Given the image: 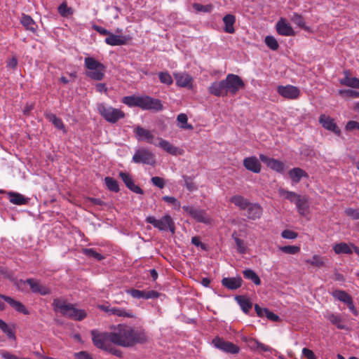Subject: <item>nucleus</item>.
I'll return each mask as SVG.
<instances>
[{
	"label": "nucleus",
	"mask_w": 359,
	"mask_h": 359,
	"mask_svg": "<svg viewBox=\"0 0 359 359\" xmlns=\"http://www.w3.org/2000/svg\"><path fill=\"white\" fill-rule=\"evenodd\" d=\"M25 283L29 285L32 292L34 294L46 295L50 293V290L48 287L41 285L39 280L34 278H28L26 280H20L18 285L20 287V284L25 285Z\"/></svg>",
	"instance_id": "nucleus-12"
},
{
	"label": "nucleus",
	"mask_w": 359,
	"mask_h": 359,
	"mask_svg": "<svg viewBox=\"0 0 359 359\" xmlns=\"http://www.w3.org/2000/svg\"><path fill=\"white\" fill-rule=\"evenodd\" d=\"M193 8L197 12L210 13L213 9V6L212 4L202 5L198 3H194L193 4Z\"/></svg>",
	"instance_id": "nucleus-52"
},
{
	"label": "nucleus",
	"mask_w": 359,
	"mask_h": 359,
	"mask_svg": "<svg viewBox=\"0 0 359 359\" xmlns=\"http://www.w3.org/2000/svg\"><path fill=\"white\" fill-rule=\"evenodd\" d=\"M84 66L86 68V75L95 81H101L104 76L105 67L103 64L92 57L84 59Z\"/></svg>",
	"instance_id": "nucleus-3"
},
{
	"label": "nucleus",
	"mask_w": 359,
	"mask_h": 359,
	"mask_svg": "<svg viewBox=\"0 0 359 359\" xmlns=\"http://www.w3.org/2000/svg\"><path fill=\"white\" fill-rule=\"evenodd\" d=\"M58 13L62 17H67L73 13V11L71 8L68 7L65 2L62 3L58 6Z\"/></svg>",
	"instance_id": "nucleus-53"
},
{
	"label": "nucleus",
	"mask_w": 359,
	"mask_h": 359,
	"mask_svg": "<svg viewBox=\"0 0 359 359\" xmlns=\"http://www.w3.org/2000/svg\"><path fill=\"white\" fill-rule=\"evenodd\" d=\"M119 177L121 178L126 186L133 192L138 194H143V190L134 182L132 176L124 172H119Z\"/></svg>",
	"instance_id": "nucleus-21"
},
{
	"label": "nucleus",
	"mask_w": 359,
	"mask_h": 359,
	"mask_svg": "<svg viewBox=\"0 0 359 359\" xmlns=\"http://www.w3.org/2000/svg\"><path fill=\"white\" fill-rule=\"evenodd\" d=\"M232 238L234 240L235 243L236 245L237 252L241 255L245 254L247 252V245H246L245 241L239 238L236 236V233H233L232 234Z\"/></svg>",
	"instance_id": "nucleus-42"
},
{
	"label": "nucleus",
	"mask_w": 359,
	"mask_h": 359,
	"mask_svg": "<svg viewBox=\"0 0 359 359\" xmlns=\"http://www.w3.org/2000/svg\"><path fill=\"white\" fill-rule=\"evenodd\" d=\"M127 293L130 294L133 298L135 299H145V291L139 290L136 289H131L127 291Z\"/></svg>",
	"instance_id": "nucleus-55"
},
{
	"label": "nucleus",
	"mask_w": 359,
	"mask_h": 359,
	"mask_svg": "<svg viewBox=\"0 0 359 359\" xmlns=\"http://www.w3.org/2000/svg\"><path fill=\"white\" fill-rule=\"evenodd\" d=\"M151 181L155 187L159 189H163L165 187V181L162 177L157 176L153 177H151Z\"/></svg>",
	"instance_id": "nucleus-60"
},
{
	"label": "nucleus",
	"mask_w": 359,
	"mask_h": 359,
	"mask_svg": "<svg viewBox=\"0 0 359 359\" xmlns=\"http://www.w3.org/2000/svg\"><path fill=\"white\" fill-rule=\"evenodd\" d=\"M0 298L8 303L10 306L13 307L16 311L25 315L29 314V311L20 302L15 300L8 296H6L1 294H0Z\"/></svg>",
	"instance_id": "nucleus-25"
},
{
	"label": "nucleus",
	"mask_w": 359,
	"mask_h": 359,
	"mask_svg": "<svg viewBox=\"0 0 359 359\" xmlns=\"http://www.w3.org/2000/svg\"><path fill=\"white\" fill-rule=\"evenodd\" d=\"M0 355L4 359H22L21 358L18 357L17 355L11 353L10 352L2 350L0 351Z\"/></svg>",
	"instance_id": "nucleus-62"
},
{
	"label": "nucleus",
	"mask_w": 359,
	"mask_h": 359,
	"mask_svg": "<svg viewBox=\"0 0 359 359\" xmlns=\"http://www.w3.org/2000/svg\"><path fill=\"white\" fill-rule=\"evenodd\" d=\"M251 343H252V348L258 350L260 352H272L273 351V348L262 344L257 339H252Z\"/></svg>",
	"instance_id": "nucleus-44"
},
{
	"label": "nucleus",
	"mask_w": 359,
	"mask_h": 359,
	"mask_svg": "<svg viewBox=\"0 0 359 359\" xmlns=\"http://www.w3.org/2000/svg\"><path fill=\"white\" fill-rule=\"evenodd\" d=\"M223 22L224 24V32L229 34H233L235 32L233 27V25L236 22L235 16L231 14L226 15L223 18Z\"/></svg>",
	"instance_id": "nucleus-33"
},
{
	"label": "nucleus",
	"mask_w": 359,
	"mask_h": 359,
	"mask_svg": "<svg viewBox=\"0 0 359 359\" xmlns=\"http://www.w3.org/2000/svg\"><path fill=\"white\" fill-rule=\"evenodd\" d=\"M90 334L94 346L100 349L106 351L109 348L111 344H115L114 332H100L93 330L90 331Z\"/></svg>",
	"instance_id": "nucleus-4"
},
{
	"label": "nucleus",
	"mask_w": 359,
	"mask_h": 359,
	"mask_svg": "<svg viewBox=\"0 0 359 359\" xmlns=\"http://www.w3.org/2000/svg\"><path fill=\"white\" fill-rule=\"evenodd\" d=\"M129 332L131 347H133L136 344H143L148 341L149 337L147 333L142 327L129 325Z\"/></svg>",
	"instance_id": "nucleus-8"
},
{
	"label": "nucleus",
	"mask_w": 359,
	"mask_h": 359,
	"mask_svg": "<svg viewBox=\"0 0 359 359\" xmlns=\"http://www.w3.org/2000/svg\"><path fill=\"white\" fill-rule=\"evenodd\" d=\"M53 306L56 312L76 320H82L87 316V313L83 309H76L74 305L67 304L64 300L55 299Z\"/></svg>",
	"instance_id": "nucleus-2"
},
{
	"label": "nucleus",
	"mask_w": 359,
	"mask_h": 359,
	"mask_svg": "<svg viewBox=\"0 0 359 359\" xmlns=\"http://www.w3.org/2000/svg\"><path fill=\"white\" fill-rule=\"evenodd\" d=\"M243 274L245 278L250 280L256 285H261V280L257 274L252 269H245L243 271Z\"/></svg>",
	"instance_id": "nucleus-41"
},
{
	"label": "nucleus",
	"mask_w": 359,
	"mask_h": 359,
	"mask_svg": "<svg viewBox=\"0 0 359 359\" xmlns=\"http://www.w3.org/2000/svg\"><path fill=\"white\" fill-rule=\"evenodd\" d=\"M129 332V325L126 324H119L114 331V340L115 345L124 348H130V337Z\"/></svg>",
	"instance_id": "nucleus-7"
},
{
	"label": "nucleus",
	"mask_w": 359,
	"mask_h": 359,
	"mask_svg": "<svg viewBox=\"0 0 359 359\" xmlns=\"http://www.w3.org/2000/svg\"><path fill=\"white\" fill-rule=\"evenodd\" d=\"M20 23L25 27L27 30L33 33L36 32L37 25L34 20L28 15H22L20 19Z\"/></svg>",
	"instance_id": "nucleus-32"
},
{
	"label": "nucleus",
	"mask_w": 359,
	"mask_h": 359,
	"mask_svg": "<svg viewBox=\"0 0 359 359\" xmlns=\"http://www.w3.org/2000/svg\"><path fill=\"white\" fill-rule=\"evenodd\" d=\"M236 300L237 301L238 304L240 305L242 311L245 313H248L250 309L252 308V304L250 302V300L244 297V296H236Z\"/></svg>",
	"instance_id": "nucleus-40"
},
{
	"label": "nucleus",
	"mask_w": 359,
	"mask_h": 359,
	"mask_svg": "<svg viewBox=\"0 0 359 359\" xmlns=\"http://www.w3.org/2000/svg\"><path fill=\"white\" fill-rule=\"evenodd\" d=\"M183 210L189 213L197 222L204 224H210L211 219L203 210H198L190 205L183 206Z\"/></svg>",
	"instance_id": "nucleus-13"
},
{
	"label": "nucleus",
	"mask_w": 359,
	"mask_h": 359,
	"mask_svg": "<svg viewBox=\"0 0 359 359\" xmlns=\"http://www.w3.org/2000/svg\"><path fill=\"white\" fill-rule=\"evenodd\" d=\"M325 318L339 329H344L345 325L342 323V318L340 315L327 312L324 314Z\"/></svg>",
	"instance_id": "nucleus-34"
},
{
	"label": "nucleus",
	"mask_w": 359,
	"mask_h": 359,
	"mask_svg": "<svg viewBox=\"0 0 359 359\" xmlns=\"http://www.w3.org/2000/svg\"><path fill=\"white\" fill-rule=\"evenodd\" d=\"M212 343L216 348L227 353L236 354L240 351L238 346L218 337L212 339Z\"/></svg>",
	"instance_id": "nucleus-11"
},
{
	"label": "nucleus",
	"mask_w": 359,
	"mask_h": 359,
	"mask_svg": "<svg viewBox=\"0 0 359 359\" xmlns=\"http://www.w3.org/2000/svg\"><path fill=\"white\" fill-rule=\"evenodd\" d=\"M242 278L239 276L233 278H224L222 280V285L229 290H236L242 285Z\"/></svg>",
	"instance_id": "nucleus-28"
},
{
	"label": "nucleus",
	"mask_w": 359,
	"mask_h": 359,
	"mask_svg": "<svg viewBox=\"0 0 359 359\" xmlns=\"http://www.w3.org/2000/svg\"><path fill=\"white\" fill-rule=\"evenodd\" d=\"M159 142L158 146L162 148L163 150L167 151L168 153L172 155H178L182 154V151H181L179 148L175 147L171 143H170L168 140H163L162 138H158Z\"/></svg>",
	"instance_id": "nucleus-26"
},
{
	"label": "nucleus",
	"mask_w": 359,
	"mask_h": 359,
	"mask_svg": "<svg viewBox=\"0 0 359 359\" xmlns=\"http://www.w3.org/2000/svg\"><path fill=\"white\" fill-rule=\"evenodd\" d=\"M341 84L354 88H359V79L355 77H345L344 79L340 81Z\"/></svg>",
	"instance_id": "nucleus-46"
},
{
	"label": "nucleus",
	"mask_w": 359,
	"mask_h": 359,
	"mask_svg": "<svg viewBox=\"0 0 359 359\" xmlns=\"http://www.w3.org/2000/svg\"><path fill=\"white\" fill-rule=\"evenodd\" d=\"M297 233L289 229H285L281 233V236L285 239H295L297 237Z\"/></svg>",
	"instance_id": "nucleus-59"
},
{
	"label": "nucleus",
	"mask_w": 359,
	"mask_h": 359,
	"mask_svg": "<svg viewBox=\"0 0 359 359\" xmlns=\"http://www.w3.org/2000/svg\"><path fill=\"white\" fill-rule=\"evenodd\" d=\"M276 28L277 32L282 36H291L295 34L292 26L283 18L277 22Z\"/></svg>",
	"instance_id": "nucleus-20"
},
{
	"label": "nucleus",
	"mask_w": 359,
	"mask_h": 359,
	"mask_svg": "<svg viewBox=\"0 0 359 359\" xmlns=\"http://www.w3.org/2000/svg\"><path fill=\"white\" fill-rule=\"evenodd\" d=\"M346 215L352 219H359V209L348 208L345 210Z\"/></svg>",
	"instance_id": "nucleus-56"
},
{
	"label": "nucleus",
	"mask_w": 359,
	"mask_h": 359,
	"mask_svg": "<svg viewBox=\"0 0 359 359\" xmlns=\"http://www.w3.org/2000/svg\"><path fill=\"white\" fill-rule=\"evenodd\" d=\"M353 244H348L344 242H341L339 243H337L333 245L334 252L337 254H346V255H351L353 253Z\"/></svg>",
	"instance_id": "nucleus-29"
},
{
	"label": "nucleus",
	"mask_w": 359,
	"mask_h": 359,
	"mask_svg": "<svg viewBox=\"0 0 359 359\" xmlns=\"http://www.w3.org/2000/svg\"><path fill=\"white\" fill-rule=\"evenodd\" d=\"M264 42L266 45L272 50H276L279 47L277 40L273 36H266L265 37Z\"/></svg>",
	"instance_id": "nucleus-50"
},
{
	"label": "nucleus",
	"mask_w": 359,
	"mask_h": 359,
	"mask_svg": "<svg viewBox=\"0 0 359 359\" xmlns=\"http://www.w3.org/2000/svg\"><path fill=\"white\" fill-rule=\"evenodd\" d=\"M288 175L293 184H297L302 177L308 178V174L302 168H294L288 172Z\"/></svg>",
	"instance_id": "nucleus-27"
},
{
	"label": "nucleus",
	"mask_w": 359,
	"mask_h": 359,
	"mask_svg": "<svg viewBox=\"0 0 359 359\" xmlns=\"http://www.w3.org/2000/svg\"><path fill=\"white\" fill-rule=\"evenodd\" d=\"M145 221L147 223L152 224L154 228L159 231H165L169 230L172 233L175 232V222L169 215H165L160 219H156L154 216H148Z\"/></svg>",
	"instance_id": "nucleus-6"
},
{
	"label": "nucleus",
	"mask_w": 359,
	"mask_h": 359,
	"mask_svg": "<svg viewBox=\"0 0 359 359\" xmlns=\"http://www.w3.org/2000/svg\"><path fill=\"white\" fill-rule=\"evenodd\" d=\"M302 354L307 359H316V357L314 353L313 352V351H311L307 348H304L302 349Z\"/></svg>",
	"instance_id": "nucleus-64"
},
{
	"label": "nucleus",
	"mask_w": 359,
	"mask_h": 359,
	"mask_svg": "<svg viewBox=\"0 0 359 359\" xmlns=\"http://www.w3.org/2000/svg\"><path fill=\"white\" fill-rule=\"evenodd\" d=\"M130 39V37L129 36L115 34L114 33L110 32L108 36L105 38L104 42L107 45L111 46H116L126 44Z\"/></svg>",
	"instance_id": "nucleus-18"
},
{
	"label": "nucleus",
	"mask_w": 359,
	"mask_h": 359,
	"mask_svg": "<svg viewBox=\"0 0 359 359\" xmlns=\"http://www.w3.org/2000/svg\"><path fill=\"white\" fill-rule=\"evenodd\" d=\"M279 250L286 254L295 255L300 251V247L297 245H285L280 247Z\"/></svg>",
	"instance_id": "nucleus-51"
},
{
	"label": "nucleus",
	"mask_w": 359,
	"mask_h": 359,
	"mask_svg": "<svg viewBox=\"0 0 359 359\" xmlns=\"http://www.w3.org/2000/svg\"><path fill=\"white\" fill-rule=\"evenodd\" d=\"M259 159L265 163L267 167L277 172L283 173L285 171V164L280 161L270 158L264 154H260Z\"/></svg>",
	"instance_id": "nucleus-16"
},
{
	"label": "nucleus",
	"mask_w": 359,
	"mask_h": 359,
	"mask_svg": "<svg viewBox=\"0 0 359 359\" xmlns=\"http://www.w3.org/2000/svg\"><path fill=\"white\" fill-rule=\"evenodd\" d=\"M7 195L8 196L10 202L15 205H25L28 201V199L27 198L17 192L9 191L7 193Z\"/></svg>",
	"instance_id": "nucleus-31"
},
{
	"label": "nucleus",
	"mask_w": 359,
	"mask_h": 359,
	"mask_svg": "<svg viewBox=\"0 0 359 359\" xmlns=\"http://www.w3.org/2000/svg\"><path fill=\"white\" fill-rule=\"evenodd\" d=\"M121 102L129 107H137L142 110L160 111L163 107L160 100L145 95L125 96Z\"/></svg>",
	"instance_id": "nucleus-1"
},
{
	"label": "nucleus",
	"mask_w": 359,
	"mask_h": 359,
	"mask_svg": "<svg viewBox=\"0 0 359 359\" xmlns=\"http://www.w3.org/2000/svg\"><path fill=\"white\" fill-rule=\"evenodd\" d=\"M177 126L184 130H193L191 124L188 123V117L187 114L181 113L177 116Z\"/></svg>",
	"instance_id": "nucleus-37"
},
{
	"label": "nucleus",
	"mask_w": 359,
	"mask_h": 359,
	"mask_svg": "<svg viewBox=\"0 0 359 359\" xmlns=\"http://www.w3.org/2000/svg\"><path fill=\"white\" fill-rule=\"evenodd\" d=\"M134 133L138 141H145L149 144H154V136L149 130L137 126L135 128Z\"/></svg>",
	"instance_id": "nucleus-19"
},
{
	"label": "nucleus",
	"mask_w": 359,
	"mask_h": 359,
	"mask_svg": "<svg viewBox=\"0 0 359 359\" xmlns=\"http://www.w3.org/2000/svg\"><path fill=\"white\" fill-rule=\"evenodd\" d=\"M319 122L325 129L332 131L337 135H340L341 131L333 118L325 114H321L319 117Z\"/></svg>",
	"instance_id": "nucleus-17"
},
{
	"label": "nucleus",
	"mask_w": 359,
	"mask_h": 359,
	"mask_svg": "<svg viewBox=\"0 0 359 359\" xmlns=\"http://www.w3.org/2000/svg\"><path fill=\"white\" fill-rule=\"evenodd\" d=\"M292 21L299 27H304L305 26V22L302 16L297 13H293Z\"/></svg>",
	"instance_id": "nucleus-58"
},
{
	"label": "nucleus",
	"mask_w": 359,
	"mask_h": 359,
	"mask_svg": "<svg viewBox=\"0 0 359 359\" xmlns=\"http://www.w3.org/2000/svg\"><path fill=\"white\" fill-rule=\"evenodd\" d=\"M97 111L110 123H116L118 120L125 117V113L121 109L114 108L104 103L97 104Z\"/></svg>",
	"instance_id": "nucleus-5"
},
{
	"label": "nucleus",
	"mask_w": 359,
	"mask_h": 359,
	"mask_svg": "<svg viewBox=\"0 0 359 359\" xmlns=\"http://www.w3.org/2000/svg\"><path fill=\"white\" fill-rule=\"evenodd\" d=\"M133 161L135 163H143L153 165L155 163L154 154L147 149H140L135 151Z\"/></svg>",
	"instance_id": "nucleus-10"
},
{
	"label": "nucleus",
	"mask_w": 359,
	"mask_h": 359,
	"mask_svg": "<svg viewBox=\"0 0 359 359\" xmlns=\"http://www.w3.org/2000/svg\"><path fill=\"white\" fill-rule=\"evenodd\" d=\"M346 130H359V123L355 121H349L346 125Z\"/></svg>",
	"instance_id": "nucleus-63"
},
{
	"label": "nucleus",
	"mask_w": 359,
	"mask_h": 359,
	"mask_svg": "<svg viewBox=\"0 0 359 359\" xmlns=\"http://www.w3.org/2000/svg\"><path fill=\"white\" fill-rule=\"evenodd\" d=\"M49 119L57 129L62 130L65 128L62 119L57 117L55 114H51Z\"/></svg>",
	"instance_id": "nucleus-57"
},
{
	"label": "nucleus",
	"mask_w": 359,
	"mask_h": 359,
	"mask_svg": "<svg viewBox=\"0 0 359 359\" xmlns=\"http://www.w3.org/2000/svg\"><path fill=\"white\" fill-rule=\"evenodd\" d=\"M295 205L297 208L298 212L302 215H305L308 208H309V202L306 197L299 196L297 200L295 201Z\"/></svg>",
	"instance_id": "nucleus-35"
},
{
	"label": "nucleus",
	"mask_w": 359,
	"mask_h": 359,
	"mask_svg": "<svg viewBox=\"0 0 359 359\" xmlns=\"http://www.w3.org/2000/svg\"><path fill=\"white\" fill-rule=\"evenodd\" d=\"M278 192L280 196L284 197L285 199L289 200L291 202L295 203V201L300 196L297 194L295 192L287 191L284 189H279Z\"/></svg>",
	"instance_id": "nucleus-47"
},
{
	"label": "nucleus",
	"mask_w": 359,
	"mask_h": 359,
	"mask_svg": "<svg viewBox=\"0 0 359 359\" xmlns=\"http://www.w3.org/2000/svg\"><path fill=\"white\" fill-rule=\"evenodd\" d=\"M74 357L76 359H93L90 353L84 351L75 353Z\"/></svg>",
	"instance_id": "nucleus-61"
},
{
	"label": "nucleus",
	"mask_w": 359,
	"mask_h": 359,
	"mask_svg": "<svg viewBox=\"0 0 359 359\" xmlns=\"http://www.w3.org/2000/svg\"><path fill=\"white\" fill-rule=\"evenodd\" d=\"M111 315L124 318H135V316L131 310L113 306L111 310Z\"/></svg>",
	"instance_id": "nucleus-36"
},
{
	"label": "nucleus",
	"mask_w": 359,
	"mask_h": 359,
	"mask_svg": "<svg viewBox=\"0 0 359 359\" xmlns=\"http://www.w3.org/2000/svg\"><path fill=\"white\" fill-rule=\"evenodd\" d=\"M82 252L86 256L88 257H92L97 261H101L105 258L104 255L97 252L93 248H83L82 249Z\"/></svg>",
	"instance_id": "nucleus-43"
},
{
	"label": "nucleus",
	"mask_w": 359,
	"mask_h": 359,
	"mask_svg": "<svg viewBox=\"0 0 359 359\" xmlns=\"http://www.w3.org/2000/svg\"><path fill=\"white\" fill-rule=\"evenodd\" d=\"M173 76L177 86L192 89L194 79L190 74L187 72H175L173 73Z\"/></svg>",
	"instance_id": "nucleus-15"
},
{
	"label": "nucleus",
	"mask_w": 359,
	"mask_h": 359,
	"mask_svg": "<svg viewBox=\"0 0 359 359\" xmlns=\"http://www.w3.org/2000/svg\"><path fill=\"white\" fill-rule=\"evenodd\" d=\"M159 81L161 83L170 86L173 83V79L168 71L160 72L158 74Z\"/></svg>",
	"instance_id": "nucleus-45"
},
{
	"label": "nucleus",
	"mask_w": 359,
	"mask_h": 359,
	"mask_svg": "<svg viewBox=\"0 0 359 359\" xmlns=\"http://www.w3.org/2000/svg\"><path fill=\"white\" fill-rule=\"evenodd\" d=\"M163 200L170 204H172L175 210H179L181 207L180 203L172 196H164Z\"/></svg>",
	"instance_id": "nucleus-54"
},
{
	"label": "nucleus",
	"mask_w": 359,
	"mask_h": 359,
	"mask_svg": "<svg viewBox=\"0 0 359 359\" xmlns=\"http://www.w3.org/2000/svg\"><path fill=\"white\" fill-rule=\"evenodd\" d=\"M227 93L236 95L245 86L243 81L233 74H229L224 79Z\"/></svg>",
	"instance_id": "nucleus-9"
},
{
	"label": "nucleus",
	"mask_w": 359,
	"mask_h": 359,
	"mask_svg": "<svg viewBox=\"0 0 359 359\" xmlns=\"http://www.w3.org/2000/svg\"><path fill=\"white\" fill-rule=\"evenodd\" d=\"M325 257L318 255H314L311 259H306L305 262L315 267L322 268L325 265Z\"/></svg>",
	"instance_id": "nucleus-38"
},
{
	"label": "nucleus",
	"mask_w": 359,
	"mask_h": 359,
	"mask_svg": "<svg viewBox=\"0 0 359 359\" xmlns=\"http://www.w3.org/2000/svg\"><path fill=\"white\" fill-rule=\"evenodd\" d=\"M230 201L240 210H244L249 206L250 201L241 195H235L230 198Z\"/></svg>",
	"instance_id": "nucleus-30"
},
{
	"label": "nucleus",
	"mask_w": 359,
	"mask_h": 359,
	"mask_svg": "<svg viewBox=\"0 0 359 359\" xmlns=\"http://www.w3.org/2000/svg\"><path fill=\"white\" fill-rule=\"evenodd\" d=\"M208 90L211 95L217 97H224L228 95L224 79L212 83Z\"/></svg>",
	"instance_id": "nucleus-22"
},
{
	"label": "nucleus",
	"mask_w": 359,
	"mask_h": 359,
	"mask_svg": "<svg viewBox=\"0 0 359 359\" xmlns=\"http://www.w3.org/2000/svg\"><path fill=\"white\" fill-rule=\"evenodd\" d=\"M277 92L283 97L287 100H296L300 95L299 89L292 85L278 86Z\"/></svg>",
	"instance_id": "nucleus-14"
},
{
	"label": "nucleus",
	"mask_w": 359,
	"mask_h": 359,
	"mask_svg": "<svg viewBox=\"0 0 359 359\" xmlns=\"http://www.w3.org/2000/svg\"><path fill=\"white\" fill-rule=\"evenodd\" d=\"M0 329L7 336L8 339L15 341L16 337L13 328L10 327L7 323L0 319Z\"/></svg>",
	"instance_id": "nucleus-39"
},
{
	"label": "nucleus",
	"mask_w": 359,
	"mask_h": 359,
	"mask_svg": "<svg viewBox=\"0 0 359 359\" xmlns=\"http://www.w3.org/2000/svg\"><path fill=\"white\" fill-rule=\"evenodd\" d=\"M247 217L250 220H256L261 217L263 212L262 206L258 203H250L249 206L246 208Z\"/></svg>",
	"instance_id": "nucleus-23"
},
{
	"label": "nucleus",
	"mask_w": 359,
	"mask_h": 359,
	"mask_svg": "<svg viewBox=\"0 0 359 359\" xmlns=\"http://www.w3.org/2000/svg\"><path fill=\"white\" fill-rule=\"evenodd\" d=\"M105 184L109 190L114 192H118L119 191V186L116 180L110 177H106L104 178Z\"/></svg>",
	"instance_id": "nucleus-48"
},
{
	"label": "nucleus",
	"mask_w": 359,
	"mask_h": 359,
	"mask_svg": "<svg viewBox=\"0 0 359 359\" xmlns=\"http://www.w3.org/2000/svg\"><path fill=\"white\" fill-rule=\"evenodd\" d=\"M333 296L345 304H347L352 299L348 293L343 290H335L333 292Z\"/></svg>",
	"instance_id": "nucleus-49"
},
{
	"label": "nucleus",
	"mask_w": 359,
	"mask_h": 359,
	"mask_svg": "<svg viewBox=\"0 0 359 359\" xmlns=\"http://www.w3.org/2000/svg\"><path fill=\"white\" fill-rule=\"evenodd\" d=\"M243 165L248 170L254 173H259L261 171V163L255 156L245 158Z\"/></svg>",
	"instance_id": "nucleus-24"
}]
</instances>
